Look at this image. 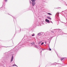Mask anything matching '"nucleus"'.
Masks as SVG:
<instances>
[{"label": "nucleus", "instance_id": "36", "mask_svg": "<svg viewBox=\"0 0 67 67\" xmlns=\"http://www.w3.org/2000/svg\"><path fill=\"white\" fill-rule=\"evenodd\" d=\"M45 44H46V42H45Z\"/></svg>", "mask_w": 67, "mask_h": 67}, {"label": "nucleus", "instance_id": "1", "mask_svg": "<svg viewBox=\"0 0 67 67\" xmlns=\"http://www.w3.org/2000/svg\"><path fill=\"white\" fill-rule=\"evenodd\" d=\"M19 44H20V45H19V44H18L15 47V49L13 50V54H15L16 53V52H17L18 50H19V48H20L22 47H23V46H24L23 45L24 44V42H23L21 41L20 42Z\"/></svg>", "mask_w": 67, "mask_h": 67}, {"label": "nucleus", "instance_id": "31", "mask_svg": "<svg viewBox=\"0 0 67 67\" xmlns=\"http://www.w3.org/2000/svg\"><path fill=\"white\" fill-rule=\"evenodd\" d=\"M16 32H15V34H14V35H15V34H16Z\"/></svg>", "mask_w": 67, "mask_h": 67}, {"label": "nucleus", "instance_id": "14", "mask_svg": "<svg viewBox=\"0 0 67 67\" xmlns=\"http://www.w3.org/2000/svg\"><path fill=\"white\" fill-rule=\"evenodd\" d=\"M14 66H16V67H18V66L16 64H14L13 65V67H14Z\"/></svg>", "mask_w": 67, "mask_h": 67}, {"label": "nucleus", "instance_id": "18", "mask_svg": "<svg viewBox=\"0 0 67 67\" xmlns=\"http://www.w3.org/2000/svg\"><path fill=\"white\" fill-rule=\"evenodd\" d=\"M25 37H26V38H27V36L26 35H25L24 36V38H25Z\"/></svg>", "mask_w": 67, "mask_h": 67}, {"label": "nucleus", "instance_id": "20", "mask_svg": "<svg viewBox=\"0 0 67 67\" xmlns=\"http://www.w3.org/2000/svg\"><path fill=\"white\" fill-rule=\"evenodd\" d=\"M43 44H44V42H43L41 43V45H43Z\"/></svg>", "mask_w": 67, "mask_h": 67}, {"label": "nucleus", "instance_id": "13", "mask_svg": "<svg viewBox=\"0 0 67 67\" xmlns=\"http://www.w3.org/2000/svg\"><path fill=\"white\" fill-rule=\"evenodd\" d=\"M41 42H42V41H39L38 43V44H40V43H41Z\"/></svg>", "mask_w": 67, "mask_h": 67}, {"label": "nucleus", "instance_id": "5", "mask_svg": "<svg viewBox=\"0 0 67 67\" xmlns=\"http://www.w3.org/2000/svg\"><path fill=\"white\" fill-rule=\"evenodd\" d=\"M31 44L33 46H34V45H35V42H33L31 43Z\"/></svg>", "mask_w": 67, "mask_h": 67}, {"label": "nucleus", "instance_id": "19", "mask_svg": "<svg viewBox=\"0 0 67 67\" xmlns=\"http://www.w3.org/2000/svg\"><path fill=\"white\" fill-rule=\"evenodd\" d=\"M47 14H48V15H52V14H51V13H47Z\"/></svg>", "mask_w": 67, "mask_h": 67}, {"label": "nucleus", "instance_id": "28", "mask_svg": "<svg viewBox=\"0 0 67 67\" xmlns=\"http://www.w3.org/2000/svg\"><path fill=\"white\" fill-rule=\"evenodd\" d=\"M29 2L30 3H31V1H30Z\"/></svg>", "mask_w": 67, "mask_h": 67}, {"label": "nucleus", "instance_id": "39", "mask_svg": "<svg viewBox=\"0 0 67 67\" xmlns=\"http://www.w3.org/2000/svg\"><path fill=\"white\" fill-rule=\"evenodd\" d=\"M39 67H40V66H39Z\"/></svg>", "mask_w": 67, "mask_h": 67}, {"label": "nucleus", "instance_id": "22", "mask_svg": "<svg viewBox=\"0 0 67 67\" xmlns=\"http://www.w3.org/2000/svg\"><path fill=\"white\" fill-rule=\"evenodd\" d=\"M35 34H33V35H32V36H34V35Z\"/></svg>", "mask_w": 67, "mask_h": 67}, {"label": "nucleus", "instance_id": "12", "mask_svg": "<svg viewBox=\"0 0 67 67\" xmlns=\"http://www.w3.org/2000/svg\"><path fill=\"white\" fill-rule=\"evenodd\" d=\"M47 35V33H46L44 34V35H44V36H46V35Z\"/></svg>", "mask_w": 67, "mask_h": 67}, {"label": "nucleus", "instance_id": "26", "mask_svg": "<svg viewBox=\"0 0 67 67\" xmlns=\"http://www.w3.org/2000/svg\"><path fill=\"white\" fill-rule=\"evenodd\" d=\"M55 63H53L52 64V65H54V64H55Z\"/></svg>", "mask_w": 67, "mask_h": 67}, {"label": "nucleus", "instance_id": "16", "mask_svg": "<svg viewBox=\"0 0 67 67\" xmlns=\"http://www.w3.org/2000/svg\"><path fill=\"white\" fill-rule=\"evenodd\" d=\"M41 33L42 34H43V35H44V32H41Z\"/></svg>", "mask_w": 67, "mask_h": 67}, {"label": "nucleus", "instance_id": "34", "mask_svg": "<svg viewBox=\"0 0 67 67\" xmlns=\"http://www.w3.org/2000/svg\"><path fill=\"white\" fill-rule=\"evenodd\" d=\"M57 54V56H58V54Z\"/></svg>", "mask_w": 67, "mask_h": 67}, {"label": "nucleus", "instance_id": "32", "mask_svg": "<svg viewBox=\"0 0 67 67\" xmlns=\"http://www.w3.org/2000/svg\"><path fill=\"white\" fill-rule=\"evenodd\" d=\"M48 46H49V48H50V47H49V44Z\"/></svg>", "mask_w": 67, "mask_h": 67}, {"label": "nucleus", "instance_id": "25", "mask_svg": "<svg viewBox=\"0 0 67 67\" xmlns=\"http://www.w3.org/2000/svg\"><path fill=\"white\" fill-rule=\"evenodd\" d=\"M56 64H57V65H58V64H60L61 65H62V64H60V63H56Z\"/></svg>", "mask_w": 67, "mask_h": 67}, {"label": "nucleus", "instance_id": "30", "mask_svg": "<svg viewBox=\"0 0 67 67\" xmlns=\"http://www.w3.org/2000/svg\"><path fill=\"white\" fill-rule=\"evenodd\" d=\"M20 31H19V32H21V28H20Z\"/></svg>", "mask_w": 67, "mask_h": 67}, {"label": "nucleus", "instance_id": "24", "mask_svg": "<svg viewBox=\"0 0 67 67\" xmlns=\"http://www.w3.org/2000/svg\"><path fill=\"white\" fill-rule=\"evenodd\" d=\"M41 49H42V51H44V50H45V49H43V48H42Z\"/></svg>", "mask_w": 67, "mask_h": 67}, {"label": "nucleus", "instance_id": "2", "mask_svg": "<svg viewBox=\"0 0 67 67\" xmlns=\"http://www.w3.org/2000/svg\"><path fill=\"white\" fill-rule=\"evenodd\" d=\"M9 55H8V53H5V58H8Z\"/></svg>", "mask_w": 67, "mask_h": 67}, {"label": "nucleus", "instance_id": "35", "mask_svg": "<svg viewBox=\"0 0 67 67\" xmlns=\"http://www.w3.org/2000/svg\"><path fill=\"white\" fill-rule=\"evenodd\" d=\"M44 46H46V45H44Z\"/></svg>", "mask_w": 67, "mask_h": 67}, {"label": "nucleus", "instance_id": "27", "mask_svg": "<svg viewBox=\"0 0 67 67\" xmlns=\"http://www.w3.org/2000/svg\"><path fill=\"white\" fill-rule=\"evenodd\" d=\"M51 32H52V33H54V31H51Z\"/></svg>", "mask_w": 67, "mask_h": 67}, {"label": "nucleus", "instance_id": "38", "mask_svg": "<svg viewBox=\"0 0 67 67\" xmlns=\"http://www.w3.org/2000/svg\"><path fill=\"white\" fill-rule=\"evenodd\" d=\"M17 67H18V66Z\"/></svg>", "mask_w": 67, "mask_h": 67}, {"label": "nucleus", "instance_id": "8", "mask_svg": "<svg viewBox=\"0 0 67 67\" xmlns=\"http://www.w3.org/2000/svg\"><path fill=\"white\" fill-rule=\"evenodd\" d=\"M47 19H49V20H52V18H51L49 17H47Z\"/></svg>", "mask_w": 67, "mask_h": 67}, {"label": "nucleus", "instance_id": "15", "mask_svg": "<svg viewBox=\"0 0 67 67\" xmlns=\"http://www.w3.org/2000/svg\"><path fill=\"white\" fill-rule=\"evenodd\" d=\"M12 46H10V47H5V46H4V47H11Z\"/></svg>", "mask_w": 67, "mask_h": 67}, {"label": "nucleus", "instance_id": "11", "mask_svg": "<svg viewBox=\"0 0 67 67\" xmlns=\"http://www.w3.org/2000/svg\"><path fill=\"white\" fill-rule=\"evenodd\" d=\"M35 47H36V48H38V46L37 45H35Z\"/></svg>", "mask_w": 67, "mask_h": 67}, {"label": "nucleus", "instance_id": "29", "mask_svg": "<svg viewBox=\"0 0 67 67\" xmlns=\"http://www.w3.org/2000/svg\"><path fill=\"white\" fill-rule=\"evenodd\" d=\"M7 0H5V2H6V1H7Z\"/></svg>", "mask_w": 67, "mask_h": 67}, {"label": "nucleus", "instance_id": "23", "mask_svg": "<svg viewBox=\"0 0 67 67\" xmlns=\"http://www.w3.org/2000/svg\"><path fill=\"white\" fill-rule=\"evenodd\" d=\"M63 59H64V58H62L61 59V60H63Z\"/></svg>", "mask_w": 67, "mask_h": 67}, {"label": "nucleus", "instance_id": "7", "mask_svg": "<svg viewBox=\"0 0 67 67\" xmlns=\"http://www.w3.org/2000/svg\"><path fill=\"white\" fill-rule=\"evenodd\" d=\"M32 6H34L35 5V2H32Z\"/></svg>", "mask_w": 67, "mask_h": 67}, {"label": "nucleus", "instance_id": "4", "mask_svg": "<svg viewBox=\"0 0 67 67\" xmlns=\"http://www.w3.org/2000/svg\"><path fill=\"white\" fill-rule=\"evenodd\" d=\"M42 35H43V34H41V32H39L37 34V36H42Z\"/></svg>", "mask_w": 67, "mask_h": 67}, {"label": "nucleus", "instance_id": "10", "mask_svg": "<svg viewBox=\"0 0 67 67\" xmlns=\"http://www.w3.org/2000/svg\"><path fill=\"white\" fill-rule=\"evenodd\" d=\"M32 45V44H31V43H30L29 44V46L31 47V46Z\"/></svg>", "mask_w": 67, "mask_h": 67}, {"label": "nucleus", "instance_id": "17", "mask_svg": "<svg viewBox=\"0 0 67 67\" xmlns=\"http://www.w3.org/2000/svg\"><path fill=\"white\" fill-rule=\"evenodd\" d=\"M48 51H51L52 50V49H51L49 48V49H48Z\"/></svg>", "mask_w": 67, "mask_h": 67}, {"label": "nucleus", "instance_id": "9", "mask_svg": "<svg viewBox=\"0 0 67 67\" xmlns=\"http://www.w3.org/2000/svg\"><path fill=\"white\" fill-rule=\"evenodd\" d=\"M32 2H35L36 1V0H31Z\"/></svg>", "mask_w": 67, "mask_h": 67}, {"label": "nucleus", "instance_id": "33", "mask_svg": "<svg viewBox=\"0 0 67 67\" xmlns=\"http://www.w3.org/2000/svg\"><path fill=\"white\" fill-rule=\"evenodd\" d=\"M41 53H42V51H41Z\"/></svg>", "mask_w": 67, "mask_h": 67}, {"label": "nucleus", "instance_id": "6", "mask_svg": "<svg viewBox=\"0 0 67 67\" xmlns=\"http://www.w3.org/2000/svg\"><path fill=\"white\" fill-rule=\"evenodd\" d=\"M45 21H46V22H47V23H49V20H48L47 19H46Z\"/></svg>", "mask_w": 67, "mask_h": 67}, {"label": "nucleus", "instance_id": "21", "mask_svg": "<svg viewBox=\"0 0 67 67\" xmlns=\"http://www.w3.org/2000/svg\"><path fill=\"white\" fill-rule=\"evenodd\" d=\"M57 30H58V29H57ZM58 32H59V31H60V30L61 31V30H60V29H58Z\"/></svg>", "mask_w": 67, "mask_h": 67}, {"label": "nucleus", "instance_id": "3", "mask_svg": "<svg viewBox=\"0 0 67 67\" xmlns=\"http://www.w3.org/2000/svg\"><path fill=\"white\" fill-rule=\"evenodd\" d=\"M14 57L12 55V57L11 59L10 60V62L12 63V62L13 61V57Z\"/></svg>", "mask_w": 67, "mask_h": 67}, {"label": "nucleus", "instance_id": "37", "mask_svg": "<svg viewBox=\"0 0 67 67\" xmlns=\"http://www.w3.org/2000/svg\"><path fill=\"white\" fill-rule=\"evenodd\" d=\"M64 34H65V33H64Z\"/></svg>", "mask_w": 67, "mask_h": 67}]
</instances>
